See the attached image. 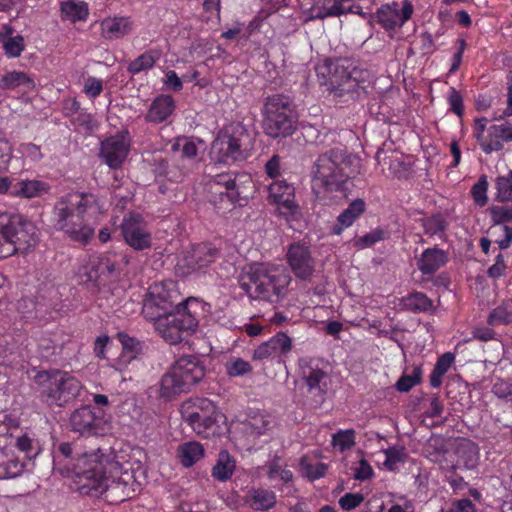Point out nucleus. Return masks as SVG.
<instances>
[{
  "mask_svg": "<svg viewBox=\"0 0 512 512\" xmlns=\"http://www.w3.org/2000/svg\"><path fill=\"white\" fill-rule=\"evenodd\" d=\"M50 190V184L44 180L20 179L13 185L10 194L14 197L33 199L48 194Z\"/></svg>",
  "mask_w": 512,
  "mask_h": 512,
  "instance_id": "393cba45",
  "label": "nucleus"
},
{
  "mask_svg": "<svg viewBox=\"0 0 512 512\" xmlns=\"http://www.w3.org/2000/svg\"><path fill=\"white\" fill-rule=\"evenodd\" d=\"M103 91V81L99 78L89 76L84 79L83 93L90 99L97 98Z\"/></svg>",
  "mask_w": 512,
  "mask_h": 512,
  "instance_id": "13d9d810",
  "label": "nucleus"
},
{
  "mask_svg": "<svg viewBox=\"0 0 512 512\" xmlns=\"http://www.w3.org/2000/svg\"><path fill=\"white\" fill-rule=\"evenodd\" d=\"M353 0H324L315 9V18L338 17L352 12Z\"/></svg>",
  "mask_w": 512,
  "mask_h": 512,
  "instance_id": "4c0bfd02",
  "label": "nucleus"
},
{
  "mask_svg": "<svg viewBox=\"0 0 512 512\" xmlns=\"http://www.w3.org/2000/svg\"><path fill=\"white\" fill-rule=\"evenodd\" d=\"M122 234L126 243L135 250L151 246V234L139 215H129L122 222Z\"/></svg>",
  "mask_w": 512,
  "mask_h": 512,
  "instance_id": "a211bd4d",
  "label": "nucleus"
},
{
  "mask_svg": "<svg viewBox=\"0 0 512 512\" xmlns=\"http://www.w3.org/2000/svg\"><path fill=\"white\" fill-rule=\"evenodd\" d=\"M0 438H4L6 440V445L12 451H14V449L17 448L18 451L24 453V460L31 459L33 456H36L39 452L37 441L28 432H6L0 434Z\"/></svg>",
  "mask_w": 512,
  "mask_h": 512,
  "instance_id": "b1692460",
  "label": "nucleus"
},
{
  "mask_svg": "<svg viewBox=\"0 0 512 512\" xmlns=\"http://www.w3.org/2000/svg\"><path fill=\"white\" fill-rule=\"evenodd\" d=\"M200 309L202 303L199 300L188 298L185 306H176V310L151 322L167 343L176 345L196 331L199 323L197 313Z\"/></svg>",
  "mask_w": 512,
  "mask_h": 512,
  "instance_id": "423d86ee",
  "label": "nucleus"
},
{
  "mask_svg": "<svg viewBox=\"0 0 512 512\" xmlns=\"http://www.w3.org/2000/svg\"><path fill=\"white\" fill-rule=\"evenodd\" d=\"M205 187L209 202L218 210L246 205L255 190L252 177L246 173L207 176Z\"/></svg>",
  "mask_w": 512,
  "mask_h": 512,
  "instance_id": "39448f33",
  "label": "nucleus"
},
{
  "mask_svg": "<svg viewBox=\"0 0 512 512\" xmlns=\"http://www.w3.org/2000/svg\"><path fill=\"white\" fill-rule=\"evenodd\" d=\"M35 88L34 76L24 71L11 70L0 77V89L3 90L21 89L24 92H29Z\"/></svg>",
  "mask_w": 512,
  "mask_h": 512,
  "instance_id": "c756f323",
  "label": "nucleus"
},
{
  "mask_svg": "<svg viewBox=\"0 0 512 512\" xmlns=\"http://www.w3.org/2000/svg\"><path fill=\"white\" fill-rule=\"evenodd\" d=\"M369 72L349 60H340L333 67L327 85L329 94L337 102L356 100L366 93Z\"/></svg>",
  "mask_w": 512,
  "mask_h": 512,
  "instance_id": "6e6552de",
  "label": "nucleus"
},
{
  "mask_svg": "<svg viewBox=\"0 0 512 512\" xmlns=\"http://www.w3.org/2000/svg\"><path fill=\"white\" fill-rule=\"evenodd\" d=\"M267 474L270 480L279 479L284 483H289L293 480V473L290 469H288L287 464H285L280 457H274L267 464Z\"/></svg>",
  "mask_w": 512,
  "mask_h": 512,
  "instance_id": "37998d69",
  "label": "nucleus"
},
{
  "mask_svg": "<svg viewBox=\"0 0 512 512\" xmlns=\"http://www.w3.org/2000/svg\"><path fill=\"white\" fill-rule=\"evenodd\" d=\"M487 188L488 182L485 176H482L477 183L472 187L471 193L475 203L479 206H484L487 203Z\"/></svg>",
  "mask_w": 512,
  "mask_h": 512,
  "instance_id": "bf43d9fd",
  "label": "nucleus"
},
{
  "mask_svg": "<svg viewBox=\"0 0 512 512\" xmlns=\"http://www.w3.org/2000/svg\"><path fill=\"white\" fill-rule=\"evenodd\" d=\"M270 201L277 206L280 215L287 221L300 217V208L295 202V189L284 180H274L268 188Z\"/></svg>",
  "mask_w": 512,
  "mask_h": 512,
  "instance_id": "4468645a",
  "label": "nucleus"
},
{
  "mask_svg": "<svg viewBox=\"0 0 512 512\" xmlns=\"http://www.w3.org/2000/svg\"><path fill=\"white\" fill-rule=\"evenodd\" d=\"M414 7L411 2L404 0L401 4L393 2L384 4L377 9L378 22L386 31L402 27L412 16Z\"/></svg>",
  "mask_w": 512,
  "mask_h": 512,
  "instance_id": "f3484780",
  "label": "nucleus"
},
{
  "mask_svg": "<svg viewBox=\"0 0 512 512\" xmlns=\"http://www.w3.org/2000/svg\"><path fill=\"white\" fill-rule=\"evenodd\" d=\"M300 469L305 477L314 481L325 475L327 466L324 463L311 464L308 462L307 457H302L300 460Z\"/></svg>",
  "mask_w": 512,
  "mask_h": 512,
  "instance_id": "3c124183",
  "label": "nucleus"
},
{
  "mask_svg": "<svg viewBox=\"0 0 512 512\" xmlns=\"http://www.w3.org/2000/svg\"><path fill=\"white\" fill-rule=\"evenodd\" d=\"M40 396L48 405L62 407L80 396L81 382L67 372L50 370L39 372L35 377Z\"/></svg>",
  "mask_w": 512,
  "mask_h": 512,
  "instance_id": "1a4fd4ad",
  "label": "nucleus"
},
{
  "mask_svg": "<svg viewBox=\"0 0 512 512\" xmlns=\"http://www.w3.org/2000/svg\"><path fill=\"white\" fill-rule=\"evenodd\" d=\"M12 159V147L7 139L0 136V172L8 170Z\"/></svg>",
  "mask_w": 512,
  "mask_h": 512,
  "instance_id": "e2e57ef3",
  "label": "nucleus"
},
{
  "mask_svg": "<svg viewBox=\"0 0 512 512\" xmlns=\"http://www.w3.org/2000/svg\"><path fill=\"white\" fill-rule=\"evenodd\" d=\"M159 58V55L156 51H147L143 54L139 55L135 60H133L128 65V71L131 74H138L142 71H146L151 69L156 60Z\"/></svg>",
  "mask_w": 512,
  "mask_h": 512,
  "instance_id": "49530a36",
  "label": "nucleus"
},
{
  "mask_svg": "<svg viewBox=\"0 0 512 512\" xmlns=\"http://www.w3.org/2000/svg\"><path fill=\"white\" fill-rule=\"evenodd\" d=\"M19 153L32 162H38L42 159L40 147L33 143H23L19 146Z\"/></svg>",
  "mask_w": 512,
  "mask_h": 512,
  "instance_id": "0e129e2a",
  "label": "nucleus"
},
{
  "mask_svg": "<svg viewBox=\"0 0 512 512\" xmlns=\"http://www.w3.org/2000/svg\"><path fill=\"white\" fill-rule=\"evenodd\" d=\"M455 361V355L451 352L444 353L440 356L430 375V384L434 388H438L442 384V378L450 369Z\"/></svg>",
  "mask_w": 512,
  "mask_h": 512,
  "instance_id": "79ce46f5",
  "label": "nucleus"
},
{
  "mask_svg": "<svg viewBox=\"0 0 512 512\" xmlns=\"http://www.w3.org/2000/svg\"><path fill=\"white\" fill-rule=\"evenodd\" d=\"M204 456L203 446L195 441L183 443L178 448V457L185 467L193 466Z\"/></svg>",
  "mask_w": 512,
  "mask_h": 512,
  "instance_id": "ea45409f",
  "label": "nucleus"
},
{
  "mask_svg": "<svg viewBox=\"0 0 512 512\" xmlns=\"http://www.w3.org/2000/svg\"><path fill=\"white\" fill-rule=\"evenodd\" d=\"M62 19L72 23L85 21L89 15L88 4L83 0H66L60 5Z\"/></svg>",
  "mask_w": 512,
  "mask_h": 512,
  "instance_id": "58836bf2",
  "label": "nucleus"
},
{
  "mask_svg": "<svg viewBox=\"0 0 512 512\" xmlns=\"http://www.w3.org/2000/svg\"><path fill=\"white\" fill-rule=\"evenodd\" d=\"M26 461L21 459L6 445V440L0 438V480L13 479L23 474Z\"/></svg>",
  "mask_w": 512,
  "mask_h": 512,
  "instance_id": "5701e85b",
  "label": "nucleus"
},
{
  "mask_svg": "<svg viewBox=\"0 0 512 512\" xmlns=\"http://www.w3.org/2000/svg\"><path fill=\"white\" fill-rule=\"evenodd\" d=\"M496 198L499 201L512 200V172L496 179Z\"/></svg>",
  "mask_w": 512,
  "mask_h": 512,
  "instance_id": "864d4df0",
  "label": "nucleus"
},
{
  "mask_svg": "<svg viewBox=\"0 0 512 512\" xmlns=\"http://www.w3.org/2000/svg\"><path fill=\"white\" fill-rule=\"evenodd\" d=\"M38 241L37 228L19 214L0 213V259L25 253Z\"/></svg>",
  "mask_w": 512,
  "mask_h": 512,
  "instance_id": "0eeeda50",
  "label": "nucleus"
},
{
  "mask_svg": "<svg viewBox=\"0 0 512 512\" xmlns=\"http://www.w3.org/2000/svg\"><path fill=\"white\" fill-rule=\"evenodd\" d=\"M364 496L361 493H346L338 501L339 506L345 511H351L362 504Z\"/></svg>",
  "mask_w": 512,
  "mask_h": 512,
  "instance_id": "680f3d73",
  "label": "nucleus"
},
{
  "mask_svg": "<svg viewBox=\"0 0 512 512\" xmlns=\"http://www.w3.org/2000/svg\"><path fill=\"white\" fill-rule=\"evenodd\" d=\"M252 365L236 356L229 357L225 362V371L229 377H241L252 372Z\"/></svg>",
  "mask_w": 512,
  "mask_h": 512,
  "instance_id": "de8ad7c7",
  "label": "nucleus"
},
{
  "mask_svg": "<svg viewBox=\"0 0 512 512\" xmlns=\"http://www.w3.org/2000/svg\"><path fill=\"white\" fill-rule=\"evenodd\" d=\"M238 281L251 298L274 302L289 285L290 276L280 266L253 263L243 267Z\"/></svg>",
  "mask_w": 512,
  "mask_h": 512,
  "instance_id": "20e7f679",
  "label": "nucleus"
},
{
  "mask_svg": "<svg viewBox=\"0 0 512 512\" xmlns=\"http://www.w3.org/2000/svg\"><path fill=\"white\" fill-rule=\"evenodd\" d=\"M287 263L293 274L302 280L310 279L315 272V260L308 246L293 243L287 249Z\"/></svg>",
  "mask_w": 512,
  "mask_h": 512,
  "instance_id": "dca6fc26",
  "label": "nucleus"
},
{
  "mask_svg": "<svg viewBox=\"0 0 512 512\" xmlns=\"http://www.w3.org/2000/svg\"><path fill=\"white\" fill-rule=\"evenodd\" d=\"M81 275L85 277L86 282L98 287L103 286L116 275L115 262L106 255L92 256L83 267Z\"/></svg>",
  "mask_w": 512,
  "mask_h": 512,
  "instance_id": "6ab92c4d",
  "label": "nucleus"
},
{
  "mask_svg": "<svg viewBox=\"0 0 512 512\" xmlns=\"http://www.w3.org/2000/svg\"><path fill=\"white\" fill-rule=\"evenodd\" d=\"M447 256L438 248H428L423 251L417 260V267L424 275H431L445 265Z\"/></svg>",
  "mask_w": 512,
  "mask_h": 512,
  "instance_id": "473e14b6",
  "label": "nucleus"
},
{
  "mask_svg": "<svg viewBox=\"0 0 512 512\" xmlns=\"http://www.w3.org/2000/svg\"><path fill=\"white\" fill-rule=\"evenodd\" d=\"M235 466V460L230 454L227 451H221L212 468V476L218 481H226L233 475Z\"/></svg>",
  "mask_w": 512,
  "mask_h": 512,
  "instance_id": "a19ab883",
  "label": "nucleus"
},
{
  "mask_svg": "<svg viewBox=\"0 0 512 512\" xmlns=\"http://www.w3.org/2000/svg\"><path fill=\"white\" fill-rule=\"evenodd\" d=\"M448 102L451 111H453L456 115L461 116L463 113V99L460 93L455 88L449 89Z\"/></svg>",
  "mask_w": 512,
  "mask_h": 512,
  "instance_id": "338daca9",
  "label": "nucleus"
},
{
  "mask_svg": "<svg viewBox=\"0 0 512 512\" xmlns=\"http://www.w3.org/2000/svg\"><path fill=\"white\" fill-rule=\"evenodd\" d=\"M359 159L347 154L342 147H336L321 154L312 170V188L320 196L327 191L337 190L350 175L357 172Z\"/></svg>",
  "mask_w": 512,
  "mask_h": 512,
  "instance_id": "7ed1b4c3",
  "label": "nucleus"
},
{
  "mask_svg": "<svg viewBox=\"0 0 512 512\" xmlns=\"http://www.w3.org/2000/svg\"><path fill=\"white\" fill-rule=\"evenodd\" d=\"M173 151H180L182 156L188 159L195 158L197 155V145L193 140L189 138H177L175 143L172 145Z\"/></svg>",
  "mask_w": 512,
  "mask_h": 512,
  "instance_id": "5fc2aeb1",
  "label": "nucleus"
},
{
  "mask_svg": "<svg viewBox=\"0 0 512 512\" xmlns=\"http://www.w3.org/2000/svg\"><path fill=\"white\" fill-rule=\"evenodd\" d=\"M100 28L105 39H119L131 32L133 21L128 16H109L101 21Z\"/></svg>",
  "mask_w": 512,
  "mask_h": 512,
  "instance_id": "a878e982",
  "label": "nucleus"
},
{
  "mask_svg": "<svg viewBox=\"0 0 512 512\" xmlns=\"http://www.w3.org/2000/svg\"><path fill=\"white\" fill-rule=\"evenodd\" d=\"M512 322V301L503 302L492 310L488 323L492 326L506 325Z\"/></svg>",
  "mask_w": 512,
  "mask_h": 512,
  "instance_id": "a18cd8bd",
  "label": "nucleus"
},
{
  "mask_svg": "<svg viewBox=\"0 0 512 512\" xmlns=\"http://www.w3.org/2000/svg\"><path fill=\"white\" fill-rule=\"evenodd\" d=\"M189 390V388L201 381L205 375L204 367L194 356H183L171 367Z\"/></svg>",
  "mask_w": 512,
  "mask_h": 512,
  "instance_id": "4be33fe9",
  "label": "nucleus"
},
{
  "mask_svg": "<svg viewBox=\"0 0 512 512\" xmlns=\"http://www.w3.org/2000/svg\"><path fill=\"white\" fill-rule=\"evenodd\" d=\"M492 392L497 397L512 402V383H509L503 379H498L492 387Z\"/></svg>",
  "mask_w": 512,
  "mask_h": 512,
  "instance_id": "69168bd1",
  "label": "nucleus"
},
{
  "mask_svg": "<svg viewBox=\"0 0 512 512\" xmlns=\"http://www.w3.org/2000/svg\"><path fill=\"white\" fill-rule=\"evenodd\" d=\"M176 306H185L173 281H161L151 284L143 300V316L152 321L176 310Z\"/></svg>",
  "mask_w": 512,
  "mask_h": 512,
  "instance_id": "ddd939ff",
  "label": "nucleus"
},
{
  "mask_svg": "<svg viewBox=\"0 0 512 512\" xmlns=\"http://www.w3.org/2000/svg\"><path fill=\"white\" fill-rule=\"evenodd\" d=\"M269 342L272 346V349H274L276 355L286 354L290 352L292 349L291 338L284 333L276 334L275 336L269 339Z\"/></svg>",
  "mask_w": 512,
  "mask_h": 512,
  "instance_id": "4d7b16f0",
  "label": "nucleus"
},
{
  "mask_svg": "<svg viewBox=\"0 0 512 512\" xmlns=\"http://www.w3.org/2000/svg\"><path fill=\"white\" fill-rule=\"evenodd\" d=\"M495 125H491L487 131L483 141L480 143L481 149L490 154L494 151H499L503 148V141L500 138L499 131Z\"/></svg>",
  "mask_w": 512,
  "mask_h": 512,
  "instance_id": "09e8293b",
  "label": "nucleus"
},
{
  "mask_svg": "<svg viewBox=\"0 0 512 512\" xmlns=\"http://www.w3.org/2000/svg\"><path fill=\"white\" fill-rule=\"evenodd\" d=\"M299 370L309 390H321L320 384L325 379L326 372L321 368L320 360L303 357L299 360Z\"/></svg>",
  "mask_w": 512,
  "mask_h": 512,
  "instance_id": "bb28decb",
  "label": "nucleus"
},
{
  "mask_svg": "<svg viewBox=\"0 0 512 512\" xmlns=\"http://www.w3.org/2000/svg\"><path fill=\"white\" fill-rule=\"evenodd\" d=\"M174 110V99L170 95H160L152 101L146 119L149 122L160 123L165 121Z\"/></svg>",
  "mask_w": 512,
  "mask_h": 512,
  "instance_id": "72a5a7b5",
  "label": "nucleus"
},
{
  "mask_svg": "<svg viewBox=\"0 0 512 512\" xmlns=\"http://www.w3.org/2000/svg\"><path fill=\"white\" fill-rule=\"evenodd\" d=\"M185 422L199 436L208 438L218 431V423L224 418L216 405L207 398H190L181 406Z\"/></svg>",
  "mask_w": 512,
  "mask_h": 512,
  "instance_id": "f8f14e48",
  "label": "nucleus"
},
{
  "mask_svg": "<svg viewBox=\"0 0 512 512\" xmlns=\"http://www.w3.org/2000/svg\"><path fill=\"white\" fill-rule=\"evenodd\" d=\"M117 338L122 345L123 352H128L137 357L141 350V344L138 340L123 332L118 333Z\"/></svg>",
  "mask_w": 512,
  "mask_h": 512,
  "instance_id": "052dcab7",
  "label": "nucleus"
},
{
  "mask_svg": "<svg viewBox=\"0 0 512 512\" xmlns=\"http://www.w3.org/2000/svg\"><path fill=\"white\" fill-rule=\"evenodd\" d=\"M250 149L247 130L239 123L225 126L212 142L210 155L220 163H229L244 159Z\"/></svg>",
  "mask_w": 512,
  "mask_h": 512,
  "instance_id": "9b49d317",
  "label": "nucleus"
},
{
  "mask_svg": "<svg viewBox=\"0 0 512 512\" xmlns=\"http://www.w3.org/2000/svg\"><path fill=\"white\" fill-rule=\"evenodd\" d=\"M159 385V397L166 401L172 400L179 394L188 391L172 368L163 375Z\"/></svg>",
  "mask_w": 512,
  "mask_h": 512,
  "instance_id": "e433bc0d",
  "label": "nucleus"
},
{
  "mask_svg": "<svg viewBox=\"0 0 512 512\" xmlns=\"http://www.w3.org/2000/svg\"><path fill=\"white\" fill-rule=\"evenodd\" d=\"M365 211V202L356 199L338 216L337 223L332 228V233L340 235L343 230L350 227Z\"/></svg>",
  "mask_w": 512,
  "mask_h": 512,
  "instance_id": "f704fd0d",
  "label": "nucleus"
},
{
  "mask_svg": "<svg viewBox=\"0 0 512 512\" xmlns=\"http://www.w3.org/2000/svg\"><path fill=\"white\" fill-rule=\"evenodd\" d=\"M112 452L102 450L80 453L70 443H61L54 455V469L73 475L82 495L100 496L109 492L116 501L132 497L138 484L128 462L120 463Z\"/></svg>",
  "mask_w": 512,
  "mask_h": 512,
  "instance_id": "f257e3e1",
  "label": "nucleus"
},
{
  "mask_svg": "<svg viewBox=\"0 0 512 512\" xmlns=\"http://www.w3.org/2000/svg\"><path fill=\"white\" fill-rule=\"evenodd\" d=\"M72 431L81 435L91 436L103 430V420L95 415L90 406H83L76 409L70 416Z\"/></svg>",
  "mask_w": 512,
  "mask_h": 512,
  "instance_id": "aec40b11",
  "label": "nucleus"
},
{
  "mask_svg": "<svg viewBox=\"0 0 512 512\" xmlns=\"http://www.w3.org/2000/svg\"><path fill=\"white\" fill-rule=\"evenodd\" d=\"M456 455L458 459L452 469H474L479 460V448L475 443L463 439L457 444Z\"/></svg>",
  "mask_w": 512,
  "mask_h": 512,
  "instance_id": "2f4dec72",
  "label": "nucleus"
},
{
  "mask_svg": "<svg viewBox=\"0 0 512 512\" xmlns=\"http://www.w3.org/2000/svg\"><path fill=\"white\" fill-rule=\"evenodd\" d=\"M383 454L385 455L383 466L389 471H394L400 463L405 461V448L402 446H393L385 449Z\"/></svg>",
  "mask_w": 512,
  "mask_h": 512,
  "instance_id": "8fccbe9b",
  "label": "nucleus"
},
{
  "mask_svg": "<svg viewBox=\"0 0 512 512\" xmlns=\"http://www.w3.org/2000/svg\"><path fill=\"white\" fill-rule=\"evenodd\" d=\"M403 305L413 312H427L433 307L432 301L421 292L412 293L403 298Z\"/></svg>",
  "mask_w": 512,
  "mask_h": 512,
  "instance_id": "c03bdc74",
  "label": "nucleus"
},
{
  "mask_svg": "<svg viewBox=\"0 0 512 512\" xmlns=\"http://www.w3.org/2000/svg\"><path fill=\"white\" fill-rule=\"evenodd\" d=\"M273 420L269 415L256 413L249 416L243 423V431L250 441H254L258 437L265 435L271 428Z\"/></svg>",
  "mask_w": 512,
  "mask_h": 512,
  "instance_id": "c9c22d12",
  "label": "nucleus"
},
{
  "mask_svg": "<svg viewBox=\"0 0 512 512\" xmlns=\"http://www.w3.org/2000/svg\"><path fill=\"white\" fill-rule=\"evenodd\" d=\"M491 218L494 224L500 225L499 232L503 236L495 241L500 249H506L512 242V228L505 225L512 222V208L494 206L490 209Z\"/></svg>",
  "mask_w": 512,
  "mask_h": 512,
  "instance_id": "cd10ccee",
  "label": "nucleus"
},
{
  "mask_svg": "<svg viewBox=\"0 0 512 512\" xmlns=\"http://www.w3.org/2000/svg\"><path fill=\"white\" fill-rule=\"evenodd\" d=\"M244 504L255 511H268L276 505V494L264 488H252L244 497Z\"/></svg>",
  "mask_w": 512,
  "mask_h": 512,
  "instance_id": "7c9ffc66",
  "label": "nucleus"
},
{
  "mask_svg": "<svg viewBox=\"0 0 512 512\" xmlns=\"http://www.w3.org/2000/svg\"><path fill=\"white\" fill-rule=\"evenodd\" d=\"M332 444L340 451L350 449L355 444V430H339L332 436Z\"/></svg>",
  "mask_w": 512,
  "mask_h": 512,
  "instance_id": "603ef678",
  "label": "nucleus"
},
{
  "mask_svg": "<svg viewBox=\"0 0 512 512\" xmlns=\"http://www.w3.org/2000/svg\"><path fill=\"white\" fill-rule=\"evenodd\" d=\"M421 380V369L415 367L411 374L403 375L396 383V388L400 392H408L414 386L420 383Z\"/></svg>",
  "mask_w": 512,
  "mask_h": 512,
  "instance_id": "6e6d98bb",
  "label": "nucleus"
},
{
  "mask_svg": "<svg viewBox=\"0 0 512 512\" xmlns=\"http://www.w3.org/2000/svg\"><path fill=\"white\" fill-rule=\"evenodd\" d=\"M103 212V203L97 195L72 192L60 198L54 206L55 227L73 241L87 243Z\"/></svg>",
  "mask_w": 512,
  "mask_h": 512,
  "instance_id": "f03ea898",
  "label": "nucleus"
},
{
  "mask_svg": "<svg viewBox=\"0 0 512 512\" xmlns=\"http://www.w3.org/2000/svg\"><path fill=\"white\" fill-rule=\"evenodd\" d=\"M131 139L126 130L117 132L101 142L100 158L111 168L118 169L127 159Z\"/></svg>",
  "mask_w": 512,
  "mask_h": 512,
  "instance_id": "2eb2a0df",
  "label": "nucleus"
},
{
  "mask_svg": "<svg viewBox=\"0 0 512 512\" xmlns=\"http://www.w3.org/2000/svg\"><path fill=\"white\" fill-rule=\"evenodd\" d=\"M218 254V250L211 244H199L178 262V266L186 268L185 273L200 270L213 263Z\"/></svg>",
  "mask_w": 512,
  "mask_h": 512,
  "instance_id": "412c9836",
  "label": "nucleus"
},
{
  "mask_svg": "<svg viewBox=\"0 0 512 512\" xmlns=\"http://www.w3.org/2000/svg\"><path fill=\"white\" fill-rule=\"evenodd\" d=\"M263 130L271 138L288 137L296 129L297 117L289 97L275 94L265 99Z\"/></svg>",
  "mask_w": 512,
  "mask_h": 512,
  "instance_id": "9d476101",
  "label": "nucleus"
},
{
  "mask_svg": "<svg viewBox=\"0 0 512 512\" xmlns=\"http://www.w3.org/2000/svg\"><path fill=\"white\" fill-rule=\"evenodd\" d=\"M384 233L381 230H374L356 241V245L359 248L369 247L383 239Z\"/></svg>",
  "mask_w": 512,
  "mask_h": 512,
  "instance_id": "774afa93",
  "label": "nucleus"
},
{
  "mask_svg": "<svg viewBox=\"0 0 512 512\" xmlns=\"http://www.w3.org/2000/svg\"><path fill=\"white\" fill-rule=\"evenodd\" d=\"M14 29L9 24H3L0 27V44L7 58H18L25 50L26 44L24 37L13 35Z\"/></svg>",
  "mask_w": 512,
  "mask_h": 512,
  "instance_id": "c85d7f7f",
  "label": "nucleus"
}]
</instances>
